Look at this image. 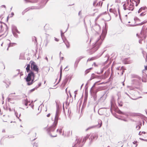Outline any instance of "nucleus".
<instances>
[{
	"instance_id": "obj_5",
	"label": "nucleus",
	"mask_w": 147,
	"mask_h": 147,
	"mask_svg": "<svg viewBox=\"0 0 147 147\" xmlns=\"http://www.w3.org/2000/svg\"><path fill=\"white\" fill-rule=\"evenodd\" d=\"M30 63L31 64V68L32 70L38 73L39 69L36 63L34 61H31L30 62Z\"/></svg>"
},
{
	"instance_id": "obj_25",
	"label": "nucleus",
	"mask_w": 147,
	"mask_h": 147,
	"mask_svg": "<svg viewBox=\"0 0 147 147\" xmlns=\"http://www.w3.org/2000/svg\"><path fill=\"white\" fill-rule=\"evenodd\" d=\"M119 98H118V103L119 106L120 107H122L123 106V102L121 101H120L119 100Z\"/></svg>"
},
{
	"instance_id": "obj_7",
	"label": "nucleus",
	"mask_w": 147,
	"mask_h": 147,
	"mask_svg": "<svg viewBox=\"0 0 147 147\" xmlns=\"http://www.w3.org/2000/svg\"><path fill=\"white\" fill-rule=\"evenodd\" d=\"M123 8L124 10H126L128 9L129 10H131L132 11L134 9V6L133 5L130 3L129 6L128 5H126V4H124L123 5Z\"/></svg>"
},
{
	"instance_id": "obj_26",
	"label": "nucleus",
	"mask_w": 147,
	"mask_h": 147,
	"mask_svg": "<svg viewBox=\"0 0 147 147\" xmlns=\"http://www.w3.org/2000/svg\"><path fill=\"white\" fill-rule=\"evenodd\" d=\"M16 45L15 43H9L8 45V47L13 46Z\"/></svg>"
},
{
	"instance_id": "obj_1",
	"label": "nucleus",
	"mask_w": 147,
	"mask_h": 147,
	"mask_svg": "<svg viewBox=\"0 0 147 147\" xmlns=\"http://www.w3.org/2000/svg\"><path fill=\"white\" fill-rule=\"evenodd\" d=\"M107 24H105V27L103 28L102 32L95 43L93 45V47L91 51V53H93L96 51L99 48L100 45L102 43V41L105 39L107 32Z\"/></svg>"
},
{
	"instance_id": "obj_17",
	"label": "nucleus",
	"mask_w": 147,
	"mask_h": 147,
	"mask_svg": "<svg viewBox=\"0 0 147 147\" xmlns=\"http://www.w3.org/2000/svg\"><path fill=\"white\" fill-rule=\"evenodd\" d=\"M95 75V74H94V73H93L91 75V78H90V79H89L88 80V81H87V83L86 84V86L87 85H88V82H89L91 80H92L93 79H94V78H96V77L95 76H94Z\"/></svg>"
},
{
	"instance_id": "obj_33",
	"label": "nucleus",
	"mask_w": 147,
	"mask_h": 147,
	"mask_svg": "<svg viewBox=\"0 0 147 147\" xmlns=\"http://www.w3.org/2000/svg\"><path fill=\"white\" fill-rule=\"evenodd\" d=\"M133 78H136L138 79L139 80H141V78L139 76L137 75H134V76H133Z\"/></svg>"
},
{
	"instance_id": "obj_54",
	"label": "nucleus",
	"mask_w": 147,
	"mask_h": 147,
	"mask_svg": "<svg viewBox=\"0 0 147 147\" xmlns=\"http://www.w3.org/2000/svg\"><path fill=\"white\" fill-rule=\"evenodd\" d=\"M125 94H127V95L128 96H129V97L130 98H131V99H132L133 100H136V99H134L132 98L131 97H130V96L129 95L127 92H125Z\"/></svg>"
},
{
	"instance_id": "obj_41",
	"label": "nucleus",
	"mask_w": 147,
	"mask_h": 147,
	"mask_svg": "<svg viewBox=\"0 0 147 147\" xmlns=\"http://www.w3.org/2000/svg\"><path fill=\"white\" fill-rule=\"evenodd\" d=\"M145 12L144 11H142L140 15V16H144L145 14L144 13Z\"/></svg>"
},
{
	"instance_id": "obj_15",
	"label": "nucleus",
	"mask_w": 147,
	"mask_h": 147,
	"mask_svg": "<svg viewBox=\"0 0 147 147\" xmlns=\"http://www.w3.org/2000/svg\"><path fill=\"white\" fill-rule=\"evenodd\" d=\"M96 93L94 92V91H93L92 92V94H91L92 96H93L94 101H96L97 100Z\"/></svg>"
},
{
	"instance_id": "obj_55",
	"label": "nucleus",
	"mask_w": 147,
	"mask_h": 147,
	"mask_svg": "<svg viewBox=\"0 0 147 147\" xmlns=\"http://www.w3.org/2000/svg\"><path fill=\"white\" fill-rule=\"evenodd\" d=\"M101 14H100L99 15H98L97 17V18H96L95 20V21H96L99 18L100 16H101Z\"/></svg>"
},
{
	"instance_id": "obj_14",
	"label": "nucleus",
	"mask_w": 147,
	"mask_h": 147,
	"mask_svg": "<svg viewBox=\"0 0 147 147\" xmlns=\"http://www.w3.org/2000/svg\"><path fill=\"white\" fill-rule=\"evenodd\" d=\"M12 32H16L18 34H20V32L18 30L17 27L14 25L11 26Z\"/></svg>"
},
{
	"instance_id": "obj_36",
	"label": "nucleus",
	"mask_w": 147,
	"mask_h": 147,
	"mask_svg": "<svg viewBox=\"0 0 147 147\" xmlns=\"http://www.w3.org/2000/svg\"><path fill=\"white\" fill-rule=\"evenodd\" d=\"M111 107H113L114 106V103L112 101H111ZM110 110L111 112H112V109L111 107L110 109Z\"/></svg>"
},
{
	"instance_id": "obj_42",
	"label": "nucleus",
	"mask_w": 147,
	"mask_h": 147,
	"mask_svg": "<svg viewBox=\"0 0 147 147\" xmlns=\"http://www.w3.org/2000/svg\"><path fill=\"white\" fill-rule=\"evenodd\" d=\"M0 23H3V22H1ZM3 23L5 26L6 27L5 29L6 30H7L8 29V28L7 25L5 23Z\"/></svg>"
},
{
	"instance_id": "obj_22",
	"label": "nucleus",
	"mask_w": 147,
	"mask_h": 147,
	"mask_svg": "<svg viewBox=\"0 0 147 147\" xmlns=\"http://www.w3.org/2000/svg\"><path fill=\"white\" fill-rule=\"evenodd\" d=\"M37 80H36L35 81H34V80H33V79H32V78L31 80V82H30V81L26 82H27V84L28 86L30 85H32L34 82H35V81H36Z\"/></svg>"
},
{
	"instance_id": "obj_35",
	"label": "nucleus",
	"mask_w": 147,
	"mask_h": 147,
	"mask_svg": "<svg viewBox=\"0 0 147 147\" xmlns=\"http://www.w3.org/2000/svg\"><path fill=\"white\" fill-rule=\"evenodd\" d=\"M102 4V2L100 1L98 2L96 4V5H98L99 6H101Z\"/></svg>"
},
{
	"instance_id": "obj_32",
	"label": "nucleus",
	"mask_w": 147,
	"mask_h": 147,
	"mask_svg": "<svg viewBox=\"0 0 147 147\" xmlns=\"http://www.w3.org/2000/svg\"><path fill=\"white\" fill-rule=\"evenodd\" d=\"M87 99V97L86 96H85L84 97L83 104H86V101Z\"/></svg>"
},
{
	"instance_id": "obj_49",
	"label": "nucleus",
	"mask_w": 147,
	"mask_h": 147,
	"mask_svg": "<svg viewBox=\"0 0 147 147\" xmlns=\"http://www.w3.org/2000/svg\"><path fill=\"white\" fill-rule=\"evenodd\" d=\"M98 82H96L93 85L92 87V88H94L95 87V85H96L97 84Z\"/></svg>"
},
{
	"instance_id": "obj_47",
	"label": "nucleus",
	"mask_w": 147,
	"mask_h": 147,
	"mask_svg": "<svg viewBox=\"0 0 147 147\" xmlns=\"http://www.w3.org/2000/svg\"><path fill=\"white\" fill-rule=\"evenodd\" d=\"M16 71H18V72L17 75H15L13 76V77H16V76H17L19 73L20 71V69H17V70Z\"/></svg>"
},
{
	"instance_id": "obj_50",
	"label": "nucleus",
	"mask_w": 147,
	"mask_h": 147,
	"mask_svg": "<svg viewBox=\"0 0 147 147\" xmlns=\"http://www.w3.org/2000/svg\"><path fill=\"white\" fill-rule=\"evenodd\" d=\"M93 88H92V87L91 88H90V93H91V94H92V92L93 91H94L93 90Z\"/></svg>"
},
{
	"instance_id": "obj_57",
	"label": "nucleus",
	"mask_w": 147,
	"mask_h": 147,
	"mask_svg": "<svg viewBox=\"0 0 147 147\" xmlns=\"http://www.w3.org/2000/svg\"><path fill=\"white\" fill-rule=\"evenodd\" d=\"M144 33L146 34V36H147V27L146 28V29L144 30Z\"/></svg>"
},
{
	"instance_id": "obj_48",
	"label": "nucleus",
	"mask_w": 147,
	"mask_h": 147,
	"mask_svg": "<svg viewBox=\"0 0 147 147\" xmlns=\"http://www.w3.org/2000/svg\"><path fill=\"white\" fill-rule=\"evenodd\" d=\"M41 82H40L38 84V86H36L35 87H37V88H38V87H39L41 86Z\"/></svg>"
},
{
	"instance_id": "obj_34",
	"label": "nucleus",
	"mask_w": 147,
	"mask_h": 147,
	"mask_svg": "<svg viewBox=\"0 0 147 147\" xmlns=\"http://www.w3.org/2000/svg\"><path fill=\"white\" fill-rule=\"evenodd\" d=\"M63 127H59V133L60 135L61 134V133H62V129H63Z\"/></svg>"
},
{
	"instance_id": "obj_23",
	"label": "nucleus",
	"mask_w": 147,
	"mask_h": 147,
	"mask_svg": "<svg viewBox=\"0 0 147 147\" xmlns=\"http://www.w3.org/2000/svg\"><path fill=\"white\" fill-rule=\"evenodd\" d=\"M146 22H142L141 23H138L136 24H134V25H132V24H130L129 25L130 26H136L138 25H141L142 24H144Z\"/></svg>"
},
{
	"instance_id": "obj_12",
	"label": "nucleus",
	"mask_w": 147,
	"mask_h": 147,
	"mask_svg": "<svg viewBox=\"0 0 147 147\" xmlns=\"http://www.w3.org/2000/svg\"><path fill=\"white\" fill-rule=\"evenodd\" d=\"M98 136L97 134L92 133L90 134V139H91L90 143L91 144L92 142L94 139L96 140L98 138Z\"/></svg>"
},
{
	"instance_id": "obj_8",
	"label": "nucleus",
	"mask_w": 147,
	"mask_h": 147,
	"mask_svg": "<svg viewBox=\"0 0 147 147\" xmlns=\"http://www.w3.org/2000/svg\"><path fill=\"white\" fill-rule=\"evenodd\" d=\"M60 113V108L59 106L57 105L56 112L55 114V122L58 123V120L59 119V115Z\"/></svg>"
},
{
	"instance_id": "obj_61",
	"label": "nucleus",
	"mask_w": 147,
	"mask_h": 147,
	"mask_svg": "<svg viewBox=\"0 0 147 147\" xmlns=\"http://www.w3.org/2000/svg\"><path fill=\"white\" fill-rule=\"evenodd\" d=\"M92 65H94L95 67L97 66V65L96 64V63L95 62H94L93 63V64Z\"/></svg>"
},
{
	"instance_id": "obj_6",
	"label": "nucleus",
	"mask_w": 147,
	"mask_h": 147,
	"mask_svg": "<svg viewBox=\"0 0 147 147\" xmlns=\"http://www.w3.org/2000/svg\"><path fill=\"white\" fill-rule=\"evenodd\" d=\"M144 28H143V27L140 34L139 35L138 34H136L137 36H138L139 38L142 39V40H145L147 36L144 33Z\"/></svg>"
},
{
	"instance_id": "obj_60",
	"label": "nucleus",
	"mask_w": 147,
	"mask_h": 147,
	"mask_svg": "<svg viewBox=\"0 0 147 147\" xmlns=\"http://www.w3.org/2000/svg\"><path fill=\"white\" fill-rule=\"evenodd\" d=\"M130 115L131 116H135L136 115V113H131L130 114Z\"/></svg>"
},
{
	"instance_id": "obj_20",
	"label": "nucleus",
	"mask_w": 147,
	"mask_h": 147,
	"mask_svg": "<svg viewBox=\"0 0 147 147\" xmlns=\"http://www.w3.org/2000/svg\"><path fill=\"white\" fill-rule=\"evenodd\" d=\"M69 78L68 77H66L64 80L63 81L62 84L63 85V86H65L68 81Z\"/></svg>"
},
{
	"instance_id": "obj_18",
	"label": "nucleus",
	"mask_w": 147,
	"mask_h": 147,
	"mask_svg": "<svg viewBox=\"0 0 147 147\" xmlns=\"http://www.w3.org/2000/svg\"><path fill=\"white\" fill-rule=\"evenodd\" d=\"M147 8L146 7H142L139 9L138 11V13H140L141 12H142L143 11H144V10H145V9Z\"/></svg>"
},
{
	"instance_id": "obj_31",
	"label": "nucleus",
	"mask_w": 147,
	"mask_h": 147,
	"mask_svg": "<svg viewBox=\"0 0 147 147\" xmlns=\"http://www.w3.org/2000/svg\"><path fill=\"white\" fill-rule=\"evenodd\" d=\"M89 137V136L88 135L86 136L85 137H84L83 138V142H84V143L85 142V141Z\"/></svg>"
},
{
	"instance_id": "obj_3",
	"label": "nucleus",
	"mask_w": 147,
	"mask_h": 147,
	"mask_svg": "<svg viewBox=\"0 0 147 147\" xmlns=\"http://www.w3.org/2000/svg\"><path fill=\"white\" fill-rule=\"evenodd\" d=\"M49 0H42L40 4V8H41L43 7L46 4L47 2ZM38 0H32V3H36L38 1ZM39 7H32L31 9H39Z\"/></svg>"
},
{
	"instance_id": "obj_44",
	"label": "nucleus",
	"mask_w": 147,
	"mask_h": 147,
	"mask_svg": "<svg viewBox=\"0 0 147 147\" xmlns=\"http://www.w3.org/2000/svg\"><path fill=\"white\" fill-rule=\"evenodd\" d=\"M14 15V13L13 12H12L11 13V15H9V18H11Z\"/></svg>"
},
{
	"instance_id": "obj_10",
	"label": "nucleus",
	"mask_w": 147,
	"mask_h": 147,
	"mask_svg": "<svg viewBox=\"0 0 147 147\" xmlns=\"http://www.w3.org/2000/svg\"><path fill=\"white\" fill-rule=\"evenodd\" d=\"M33 75V72L32 71H29L27 77L25 78L26 82L30 81L32 77V75Z\"/></svg>"
},
{
	"instance_id": "obj_29",
	"label": "nucleus",
	"mask_w": 147,
	"mask_h": 147,
	"mask_svg": "<svg viewBox=\"0 0 147 147\" xmlns=\"http://www.w3.org/2000/svg\"><path fill=\"white\" fill-rule=\"evenodd\" d=\"M134 20L135 22H140V20L137 17H135L134 18Z\"/></svg>"
},
{
	"instance_id": "obj_9",
	"label": "nucleus",
	"mask_w": 147,
	"mask_h": 147,
	"mask_svg": "<svg viewBox=\"0 0 147 147\" xmlns=\"http://www.w3.org/2000/svg\"><path fill=\"white\" fill-rule=\"evenodd\" d=\"M81 140L76 139L74 143H73V146L72 147H82L81 144Z\"/></svg>"
},
{
	"instance_id": "obj_59",
	"label": "nucleus",
	"mask_w": 147,
	"mask_h": 147,
	"mask_svg": "<svg viewBox=\"0 0 147 147\" xmlns=\"http://www.w3.org/2000/svg\"><path fill=\"white\" fill-rule=\"evenodd\" d=\"M34 39L35 40V41L36 42H37V40H36V38L35 36H34L32 38V40H33V39Z\"/></svg>"
},
{
	"instance_id": "obj_37",
	"label": "nucleus",
	"mask_w": 147,
	"mask_h": 147,
	"mask_svg": "<svg viewBox=\"0 0 147 147\" xmlns=\"http://www.w3.org/2000/svg\"><path fill=\"white\" fill-rule=\"evenodd\" d=\"M118 14H119V17L120 19V20H121V14H120V12L119 9V7H118Z\"/></svg>"
},
{
	"instance_id": "obj_45",
	"label": "nucleus",
	"mask_w": 147,
	"mask_h": 147,
	"mask_svg": "<svg viewBox=\"0 0 147 147\" xmlns=\"http://www.w3.org/2000/svg\"><path fill=\"white\" fill-rule=\"evenodd\" d=\"M14 111L15 112V115L19 119V117H18V113L16 112L15 109H14Z\"/></svg>"
},
{
	"instance_id": "obj_21",
	"label": "nucleus",
	"mask_w": 147,
	"mask_h": 147,
	"mask_svg": "<svg viewBox=\"0 0 147 147\" xmlns=\"http://www.w3.org/2000/svg\"><path fill=\"white\" fill-rule=\"evenodd\" d=\"M30 63H29L27 65V66L26 68V69L27 72H29L30 71H32L30 69V67H31V65H30Z\"/></svg>"
},
{
	"instance_id": "obj_28",
	"label": "nucleus",
	"mask_w": 147,
	"mask_h": 147,
	"mask_svg": "<svg viewBox=\"0 0 147 147\" xmlns=\"http://www.w3.org/2000/svg\"><path fill=\"white\" fill-rule=\"evenodd\" d=\"M12 34L16 38H18V35L16 33V32H12Z\"/></svg>"
},
{
	"instance_id": "obj_62",
	"label": "nucleus",
	"mask_w": 147,
	"mask_h": 147,
	"mask_svg": "<svg viewBox=\"0 0 147 147\" xmlns=\"http://www.w3.org/2000/svg\"><path fill=\"white\" fill-rule=\"evenodd\" d=\"M97 1H95L93 3V5L94 6L95 5Z\"/></svg>"
},
{
	"instance_id": "obj_53",
	"label": "nucleus",
	"mask_w": 147,
	"mask_h": 147,
	"mask_svg": "<svg viewBox=\"0 0 147 147\" xmlns=\"http://www.w3.org/2000/svg\"><path fill=\"white\" fill-rule=\"evenodd\" d=\"M35 76V74L33 72V75H32V79H33V80H34Z\"/></svg>"
},
{
	"instance_id": "obj_16",
	"label": "nucleus",
	"mask_w": 147,
	"mask_h": 147,
	"mask_svg": "<svg viewBox=\"0 0 147 147\" xmlns=\"http://www.w3.org/2000/svg\"><path fill=\"white\" fill-rule=\"evenodd\" d=\"M62 66H61L60 67V77L59 79L58 82L57 83V84L61 80L62 76Z\"/></svg>"
},
{
	"instance_id": "obj_43",
	"label": "nucleus",
	"mask_w": 147,
	"mask_h": 147,
	"mask_svg": "<svg viewBox=\"0 0 147 147\" xmlns=\"http://www.w3.org/2000/svg\"><path fill=\"white\" fill-rule=\"evenodd\" d=\"M90 71L89 70H88V69H86L85 71V74H86L88 73Z\"/></svg>"
},
{
	"instance_id": "obj_63",
	"label": "nucleus",
	"mask_w": 147,
	"mask_h": 147,
	"mask_svg": "<svg viewBox=\"0 0 147 147\" xmlns=\"http://www.w3.org/2000/svg\"><path fill=\"white\" fill-rule=\"evenodd\" d=\"M28 102H27V101H26V102H25L24 103L25 105L26 106H27V105H28Z\"/></svg>"
},
{
	"instance_id": "obj_39",
	"label": "nucleus",
	"mask_w": 147,
	"mask_h": 147,
	"mask_svg": "<svg viewBox=\"0 0 147 147\" xmlns=\"http://www.w3.org/2000/svg\"><path fill=\"white\" fill-rule=\"evenodd\" d=\"M49 43V41L48 40H46L45 42V47H47L48 43Z\"/></svg>"
},
{
	"instance_id": "obj_19",
	"label": "nucleus",
	"mask_w": 147,
	"mask_h": 147,
	"mask_svg": "<svg viewBox=\"0 0 147 147\" xmlns=\"http://www.w3.org/2000/svg\"><path fill=\"white\" fill-rule=\"evenodd\" d=\"M103 89V88L102 87H101V86L98 87L96 88L95 90L94 91L95 92L97 93V92H98L102 90Z\"/></svg>"
},
{
	"instance_id": "obj_52",
	"label": "nucleus",
	"mask_w": 147,
	"mask_h": 147,
	"mask_svg": "<svg viewBox=\"0 0 147 147\" xmlns=\"http://www.w3.org/2000/svg\"><path fill=\"white\" fill-rule=\"evenodd\" d=\"M13 99L15 100V99L12 98H8V101L10 102V101L12 100Z\"/></svg>"
},
{
	"instance_id": "obj_46",
	"label": "nucleus",
	"mask_w": 147,
	"mask_h": 147,
	"mask_svg": "<svg viewBox=\"0 0 147 147\" xmlns=\"http://www.w3.org/2000/svg\"><path fill=\"white\" fill-rule=\"evenodd\" d=\"M138 125L140 127H141V126L142 125V122L141 121H139L138 122Z\"/></svg>"
},
{
	"instance_id": "obj_38",
	"label": "nucleus",
	"mask_w": 147,
	"mask_h": 147,
	"mask_svg": "<svg viewBox=\"0 0 147 147\" xmlns=\"http://www.w3.org/2000/svg\"><path fill=\"white\" fill-rule=\"evenodd\" d=\"M37 89V87H35L34 88L30 90V92H33V91H34V90H35Z\"/></svg>"
},
{
	"instance_id": "obj_24",
	"label": "nucleus",
	"mask_w": 147,
	"mask_h": 147,
	"mask_svg": "<svg viewBox=\"0 0 147 147\" xmlns=\"http://www.w3.org/2000/svg\"><path fill=\"white\" fill-rule=\"evenodd\" d=\"M142 53L144 57V58L145 57V59L146 61H147V54L146 53L145 51H142Z\"/></svg>"
},
{
	"instance_id": "obj_51",
	"label": "nucleus",
	"mask_w": 147,
	"mask_h": 147,
	"mask_svg": "<svg viewBox=\"0 0 147 147\" xmlns=\"http://www.w3.org/2000/svg\"><path fill=\"white\" fill-rule=\"evenodd\" d=\"M138 128V129H137V130H139L140 129L141 127L138 125H137L136 126V128Z\"/></svg>"
},
{
	"instance_id": "obj_11",
	"label": "nucleus",
	"mask_w": 147,
	"mask_h": 147,
	"mask_svg": "<svg viewBox=\"0 0 147 147\" xmlns=\"http://www.w3.org/2000/svg\"><path fill=\"white\" fill-rule=\"evenodd\" d=\"M84 57V56H81L77 58L76 60L74 65L75 69H76L78 66V64L80 60L82 58Z\"/></svg>"
},
{
	"instance_id": "obj_13",
	"label": "nucleus",
	"mask_w": 147,
	"mask_h": 147,
	"mask_svg": "<svg viewBox=\"0 0 147 147\" xmlns=\"http://www.w3.org/2000/svg\"><path fill=\"white\" fill-rule=\"evenodd\" d=\"M105 52V51H103L100 55H97L94 57H92L91 58H89L88 59L87 62L88 61H92L94 59H97L99 58L103 54L104 52Z\"/></svg>"
},
{
	"instance_id": "obj_27",
	"label": "nucleus",
	"mask_w": 147,
	"mask_h": 147,
	"mask_svg": "<svg viewBox=\"0 0 147 147\" xmlns=\"http://www.w3.org/2000/svg\"><path fill=\"white\" fill-rule=\"evenodd\" d=\"M123 66L120 69V71L121 72V76L123 74V73L124 72V70H123Z\"/></svg>"
},
{
	"instance_id": "obj_56",
	"label": "nucleus",
	"mask_w": 147,
	"mask_h": 147,
	"mask_svg": "<svg viewBox=\"0 0 147 147\" xmlns=\"http://www.w3.org/2000/svg\"><path fill=\"white\" fill-rule=\"evenodd\" d=\"M109 11L110 12H113L114 11V9L113 10V9L111 8L109 9Z\"/></svg>"
},
{
	"instance_id": "obj_30",
	"label": "nucleus",
	"mask_w": 147,
	"mask_h": 147,
	"mask_svg": "<svg viewBox=\"0 0 147 147\" xmlns=\"http://www.w3.org/2000/svg\"><path fill=\"white\" fill-rule=\"evenodd\" d=\"M134 1L135 2H136V6H137L138 5L139 3H140V0H136V1L134 0Z\"/></svg>"
},
{
	"instance_id": "obj_4",
	"label": "nucleus",
	"mask_w": 147,
	"mask_h": 147,
	"mask_svg": "<svg viewBox=\"0 0 147 147\" xmlns=\"http://www.w3.org/2000/svg\"><path fill=\"white\" fill-rule=\"evenodd\" d=\"M69 24H68L67 28L64 32L63 33L62 31L61 30V37L63 41V42L65 43L67 47L68 48H69L70 47L69 43V42L67 40V39H66L65 37V36L64 34L65 32H66L67 31L69 28Z\"/></svg>"
},
{
	"instance_id": "obj_40",
	"label": "nucleus",
	"mask_w": 147,
	"mask_h": 147,
	"mask_svg": "<svg viewBox=\"0 0 147 147\" xmlns=\"http://www.w3.org/2000/svg\"><path fill=\"white\" fill-rule=\"evenodd\" d=\"M95 126H90V127H88V128L86 130V131H87L88 130H89V129H92V128H94V127Z\"/></svg>"
},
{
	"instance_id": "obj_58",
	"label": "nucleus",
	"mask_w": 147,
	"mask_h": 147,
	"mask_svg": "<svg viewBox=\"0 0 147 147\" xmlns=\"http://www.w3.org/2000/svg\"><path fill=\"white\" fill-rule=\"evenodd\" d=\"M105 57H107V58H108L107 60L105 62V63H106L107 62V61H108V60L109 59V57H108V56L107 55H106Z\"/></svg>"
},
{
	"instance_id": "obj_2",
	"label": "nucleus",
	"mask_w": 147,
	"mask_h": 147,
	"mask_svg": "<svg viewBox=\"0 0 147 147\" xmlns=\"http://www.w3.org/2000/svg\"><path fill=\"white\" fill-rule=\"evenodd\" d=\"M57 123H58L56 122L55 123V121H54L53 125L47 129L48 134L52 137H55L57 136L56 134L54 136L52 135L51 132H53L55 131L57 124Z\"/></svg>"
},
{
	"instance_id": "obj_64",
	"label": "nucleus",
	"mask_w": 147,
	"mask_h": 147,
	"mask_svg": "<svg viewBox=\"0 0 147 147\" xmlns=\"http://www.w3.org/2000/svg\"><path fill=\"white\" fill-rule=\"evenodd\" d=\"M126 4V5H127L128 6H129L130 4H129V2L128 1H127V3H125Z\"/></svg>"
}]
</instances>
